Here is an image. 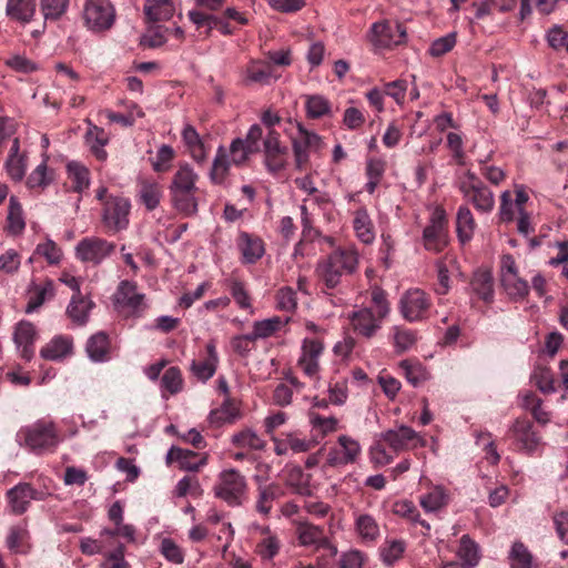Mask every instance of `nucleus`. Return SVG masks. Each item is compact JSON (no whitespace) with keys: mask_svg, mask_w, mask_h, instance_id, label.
<instances>
[{"mask_svg":"<svg viewBox=\"0 0 568 568\" xmlns=\"http://www.w3.org/2000/svg\"><path fill=\"white\" fill-rule=\"evenodd\" d=\"M359 267V253L354 245L338 246L318 258L314 275L320 293L328 298L342 293Z\"/></svg>","mask_w":568,"mask_h":568,"instance_id":"obj_1","label":"nucleus"},{"mask_svg":"<svg viewBox=\"0 0 568 568\" xmlns=\"http://www.w3.org/2000/svg\"><path fill=\"white\" fill-rule=\"evenodd\" d=\"M389 312L390 305L387 301V293L375 286L371 291V305L353 312L349 321L357 335L372 338L382 328L383 321Z\"/></svg>","mask_w":568,"mask_h":568,"instance_id":"obj_2","label":"nucleus"},{"mask_svg":"<svg viewBox=\"0 0 568 568\" xmlns=\"http://www.w3.org/2000/svg\"><path fill=\"white\" fill-rule=\"evenodd\" d=\"M455 185L465 200L480 214H489L495 207V194L471 170L456 173Z\"/></svg>","mask_w":568,"mask_h":568,"instance_id":"obj_3","label":"nucleus"},{"mask_svg":"<svg viewBox=\"0 0 568 568\" xmlns=\"http://www.w3.org/2000/svg\"><path fill=\"white\" fill-rule=\"evenodd\" d=\"M507 438L514 452L529 457L541 456L546 446L538 427L527 417H518L513 423L507 432Z\"/></svg>","mask_w":568,"mask_h":568,"instance_id":"obj_4","label":"nucleus"},{"mask_svg":"<svg viewBox=\"0 0 568 568\" xmlns=\"http://www.w3.org/2000/svg\"><path fill=\"white\" fill-rule=\"evenodd\" d=\"M18 438L36 454L54 452L60 442L55 424L47 419H39L32 425L22 427Z\"/></svg>","mask_w":568,"mask_h":568,"instance_id":"obj_5","label":"nucleus"},{"mask_svg":"<svg viewBox=\"0 0 568 568\" xmlns=\"http://www.w3.org/2000/svg\"><path fill=\"white\" fill-rule=\"evenodd\" d=\"M500 282L511 301L525 300L530 291L528 282L519 276L516 261L511 254H504L500 260Z\"/></svg>","mask_w":568,"mask_h":568,"instance_id":"obj_6","label":"nucleus"},{"mask_svg":"<svg viewBox=\"0 0 568 568\" xmlns=\"http://www.w3.org/2000/svg\"><path fill=\"white\" fill-rule=\"evenodd\" d=\"M448 221L446 212L436 207L430 216L429 224L423 231V245L425 250L440 253L448 245Z\"/></svg>","mask_w":568,"mask_h":568,"instance_id":"obj_7","label":"nucleus"},{"mask_svg":"<svg viewBox=\"0 0 568 568\" xmlns=\"http://www.w3.org/2000/svg\"><path fill=\"white\" fill-rule=\"evenodd\" d=\"M82 17L89 30L102 32L113 26L115 9L109 0H88Z\"/></svg>","mask_w":568,"mask_h":568,"instance_id":"obj_8","label":"nucleus"},{"mask_svg":"<svg viewBox=\"0 0 568 568\" xmlns=\"http://www.w3.org/2000/svg\"><path fill=\"white\" fill-rule=\"evenodd\" d=\"M368 40L376 50L392 49L406 40V29L397 22L387 20L372 24Z\"/></svg>","mask_w":568,"mask_h":568,"instance_id":"obj_9","label":"nucleus"},{"mask_svg":"<svg viewBox=\"0 0 568 568\" xmlns=\"http://www.w3.org/2000/svg\"><path fill=\"white\" fill-rule=\"evenodd\" d=\"M214 489L216 497L230 506H239L246 490L245 477L235 469L224 470L220 474L219 484Z\"/></svg>","mask_w":568,"mask_h":568,"instance_id":"obj_10","label":"nucleus"},{"mask_svg":"<svg viewBox=\"0 0 568 568\" xmlns=\"http://www.w3.org/2000/svg\"><path fill=\"white\" fill-rule=\"evenodd\" d=\"M130 209L129 199L110 195L103 204L102 222L104 226L113 233L125 230L129 225Z\"/></svg>","mask_w":568,"mask_h":568,"instance_id":"obj_11","label":"nucleus"},{"mask_svg":"<svg viewBox=\"0 0 568 568\" xmlns=\"http://www.w3.org/2000/svg\"><path fill=\"white\" fill-rule=\"evenodd\" d=\"M432 306L430 297L419 288L408 290L399 301L403 317L408 322L422 321L428 316Z\"/></svg>","mask_w":568,"mask_h":568,"instance_id":"obj_12","label":"nucleus"},{"mask_svg":"<svg viewBox=\"0 0 568 568\" xmlns=\"http://www.w3.org/2000/svg\"><path fill=\"white\" fill-rule=\"evenodd\" d=\"M264 164L270 173H278L285 169L288 158V149L282 144L280 133L275 130L267 131L263 141Z\"/></svg>","mask_w":568,"mask_h":568,"instance_id":"obj_13","label":"nucleus"},{"mask_svg":"<svg viewBox=\"0 0 568 568\" xmlns=\"http://www.w3.org/2000/svg\"><path fill=\"white\" fill-rule=\"evenodd\" d=\"M337 444L327 452L325 459L327 466L338 468L357 460L361 455V446L357 440L347 435H341L337 438Z\"/></svg>","mask_w":568,"mask_h":568,"instance_id":"obj_14","label":"nucleus"},{"mask_svg":"<svg viewBox=\"0 0 568 568\" xmlns=\"http://www.w3.org/2000/svg\"><path fill=\"white\" fill-rule=\"evenodd\" d=\"M298 136L292 141L295 166L300 171L307 169L310 163V150H317L321 146V136L306 130L301 123H297Z\"/></svg>","mask_w":568,"mask_h":568,"instance_id":"obj_15","label":"nucleus"},{"mask_svg":"<svg viewBox=\"0 0 568 568\" xmlns=\"http://www.w3.org/2000/svg\"><path fill=\"white\" fill-rule=\"evenodd\" d=\"M324 351V345L318 338H304L302 343V354L297 361V367L311 381L318 379L320 363L318 358Z\"/></svg>","mask_w":568,"mask_h":568,"instance_id":"obj_16","label":"nucleus"},{"mask_svg":"<svg viewBox=\"0 0 568 568\" xmlns=\"http://www.w3.org/2000/svg\"><path fill=\"white\" fill-rule=\"evenodd\" d=\"M75 250L77 257L82 262L99 264L114 252L115 244L100 237H84Z\"/></svg>","mask_w":568,"mask_h":568,"instance_id":"obj_17","label":"nucleus"},{"mask_svg":"<svg viewBox=\"0 0 568 568\" xmlns=\"http://www.w3.org/2000/svg\"><path fill=\"white\" fill-rule=\"evenodd\" d=\"M44 493L32 487L31 484L20 483L8 490L7 498L9 506L16 515L27 511L31 500H43Z\"/></svg>","mask_w":568,"mask_h":568,"instance_id":"obj_18","label":"nucleus"},{"mask_svg":"<svg viewBox=\"0 0 568 568\" xmlns=\"http://www.w3.org/2000/svg\"><path fill=\"white\" fill-rule=\"evenodd\" d=\"M277 79L278 75L274 73V68L266 60H251L243 72L245 85H270Z\"/></svg>","mask_w":568,"mask_h":568,"instance_id":"obj_19","label":"nucleus"},{"mask_svg":"<svg viewBox=\"0 0 568 568\" xmlns=\"http://www.w3.org/2000/svg\"><path fill=\"white\" fill-rule=\"evenodd\" d=\"M144 294L138 292L136 284L122 281L115 293V302L122 308H128L133 315H139L143 310Z\"/></svg>","mask_w":568,"mask_h":568,"instance_id":"obj_20","label":"nucleus"},{"mask_svg":"<svg viewBox=\"0 0 568 568\" xmlns=\"http://www.w3.org/2000/svg\"><path fill=\"white\" fill-rule=\"evenodd\" d=\"M205 353L203 359H194L191 364L193 375L202 382L209 381L215 374L219 364V355L213 341L206 344Z\"/></svg>","mask_w":568,"mask_h":568,"instance_id":"obj_21","label":"nucleus"},{"mask_svg":"<svg viewBox=\"0 0 568 568\" xmlns=\"http://www.w3.org/2000/svg\"><path fill=\"white\" fill-rule=\"evenodd\" d=\"M37 331L33 324L20 322L14 331V343L23 359L30 361L34 355Z\"/></svg>","mask_w":568,"mask_h":568,"instance_id":"obj_22","label":"nucleus"},{"mask_svg":"<svg viewBox=\"0 0 568 568\" xmlns=\"http://www.w3.org/2000/svg\"><path fill=\"white\" fill-rule=\"evenodd\" d=\"M295 536L301 546L328 547L329 542L322 527L307 521H300L295 528Z\"/></svg>","mask_w":568,"mask_h":568,"instance_id":"obj_23","label":"nucleus"},{"mask_svg":"<svg viewBox=\"0 0 568 568\" xmlns=\"http://www.w3.org/2000/svg\"><path fill=\"white\" fill-rule=\"evenodd\" d=\"M237 246L242 253L244 264L256 263L265 252L263 241L247 232H241L237 239Z\"/></svg>","mask_w":568,"mask_h":568,"instance_id":"obj_24","label":"nucleus"},{"mask_svg":"<svg viewBox=\"0 0 568 568\" xmlns=\"http://www.w3.org/2000/svg\"><path fill=\"white\" fill-rule=\"evenodd\" d=\"M176 462L181 469L196 471L206 463L205 457H201L197 453L173 446L166 455V464L171 465Z\"/></svg>","mask_w":568,"mask_h":568,"instance_id":"obj_25","label":"nucleus"},{"mask_svg":"<svg viewBox=\"0 0 568 568\" xmlns=\"http://www.w3.org/2000/svg\"><path fill=\"white\" fill-rule=\"evenodd\" d=\"M471 291L485 303L494 302V277L488 270H477L470 281Z\"/></svg>","mask_w":568,"mask_h":568,"instance_id":"obj_26","label":"nucleus"},{"mask_svg":"<svg viewBox=\"0 0 568 568\" xmlns=\"http://www.w3.org/2000/svg\"><path fill=\"white\" fill-rule=\"evenodd\" d=\"M36 0H8L6 14L10 20L27 24L36 14Z\"/></svg>","mask_w":568,"mask_h":568,"instance_id":"obj_27","label":"nucleus"},{"mask_svg":"<svg viewBox=\"0 0 568 568\" xmlns=\"http://www.w3.org/2000/svg\"><path fill=\"white\" fill-rule=\"evenodd\" d=\"M176 0H145L143 11L148 21L170 20L175 12Z\"/></svg>","mask_w":568,"mask_h":568,"instance_id":"obj_28","label":"nucleus"},{"mask_svg":"<svg viewBox=\"0 0 568 568\" xmlns=\"http://www.w3.org/2000/svg\"><path fill=\"white\" fill-rule=\"evenodd\" d=\"M449 501V493L443 486H433L426 494L419 496V505L426 513H437L447 507Z\"/></svg>","mask_w":568,"mask_h":568,"instance_id":"obj_29","label":"nucleus"},{"mask_svg":"<svg viewBox=\"0 0 568 568\" xmlns=\"http://www.w3.org/2000/svg\"><path fill=\"white\" fill-rule=\"evenodd\" d=\"M353 229L356 237L364 244H372L375 240L373 221L366 207H358L354 212Z\"/></svg>","mask_w":568,"mask_h":568,"instance_id":"obj_30","label":"nucleus"},{"mask_svg":"<svg viewBox=\"0 0 568 568\" xmlns=\"http://www.w3.org/2000/svg\"><path fill=\"white\" fill-rule=\"evenodd\" d=\"M355 531L364 544H375L381 537L379 525L369 514L356 515Z\"/></svg>","mask_w":568,"mask_h":568,"instance_id":"obj_31","label":"nucleus"},{"mask_svg":"<svg viewBox=\"0 0 568 568\" xmlns=\"http://www.w3.org/2000/svg\"><path fill=\"white\" fill-rule=\"evenodd\" d=\"M6 546L14 555H28L31 550L28 529L21 525L12 526L6 538Z\"/></svg>","mask_w":568,"mask_h":568,"instance_id":"obj_32","label":"nucleus"},{"mask_svg":"<svg viewBox=\"0 0 568 568\" xmlns=\"http://www.w3.org/2000/svg\"><path fill=\"white\" fill-rule=\"evenodd\" d=\"M67 174L65 186L68 190L82 193L89 187L90 172L84 165L78 162H70L67 165Z\"/></svg>","mask_w":568,"mask_h":568,"instance_id":"obj_33","label":"nucleus"},{"mask_svg":"<svg viewBox=\"0 0 568 568\" xmlns=\"http://www.w3.org/2000/svg\"><path fill=\"white\" fill-rule=\"evenodd\" d=\"M416 438V432L408 426H400L397 429H389L383 434V440L394 452L407 449Z\"/></svg>","mask_w":568,"mask_h":568,"instance_id":"obj_34","label":"nucleus"},{"mask_svg":"<svg viewBox=\"0 0 568 568\" xmlns=\"http://www.w3.org/2000/svg\"><path fill=\"white\" fill-rule=\"evenodd\" d=\"M476 227V221L468 205H460L456 216V232L458 241L463 245L470 242Z\"/></svg>","mask_w":568,"mask_h":568,"instance_id":"obj_35","label":"nucleus"},{"mask_svg":"<svg viewBox=\"0 0 568 568\" xmlns=\"http://www.w3.org/2000/svg\"><path fill=\"white\" fill-rule=\"evenodd\" d=\"M72 348V337L60 335L42 347L40 354L45 359L58 361L71 355Z\"/></svg>","mask_w":568,"mask_h":568,"instance_id":"obj_36","label":"nucleus"},{"mask_svg":"<svg viewBox=\"0 0 568 568\" xmlns=\"http://www.w3.org/2000/svg\"><path fill=\"white\" fill-rule=\"evenodd\" d=\"M240 417V408L235 399L227 397L220 408L213 409L209 415V422L213 426H221L225 423H234Z\"/></svg>","mask_w":568,"mask_h":568,"instance_id":"obj_37","label":"nucleus"},{"mask_svg":"<svg viewBox=\"0 0 568 568\" xmlns=\"http://www.w3.org/2000/svg\"><path fill=\"white\" fill-rule=\"evenodd\" d=\"M173 207L185 216L197 213L196 191H169Z\"/></svg>","mask_w":568,"mask_h":568,"instance_id":"obj_38","label":"nucleus"},{"mask_svg":"<svg viewBox=\"0 0 568 568\" xmlns=\"http://www.w3.org/2000/svg\"><path fill=\"white\" fill-rule=\"evenodd\" d=\"M285 494L283 487L278 484H270L258 488L256 500V510L267 516L273 507V503L283 497Z\"/></svg>","mask_w":568,"mask_h":568,"instance_id":"obj_39","label":"nucleus"},{"mask_svg":"<svg viewBox=\"0 0 568 568\" xmlns=\"http://www.w3.org/2000/svg\"><path fill=\"white\" fill-rule=\"evenodd\" d=\"M29 301L27 304L26 312L32 313L39 308L47 298H50L54 294V284L52 280H45L43 285L36 284L32 282L29 288Z\"/></svg>","mask_w":568,"mask_h":568,"instance_id":"obj_40","label":"nucleus"},{"mask_svg":"<svg viewBox=\"0 0 568 568\" xmlns=\"http://www.w3.org/2000/svg\"><path fill=\"white\" fill-rule=\"evenodd\" d=\"M89 357L94 362H104L109 359L110 339L104 332L92 335L85 346Z\"/></svg>","mask_w":568,"mask_h":568,"instance_id":"obj_41","label":"nucleus"},{"mask_svg":"<svg viewBox=\"0 0 568 568\" xmlns=\"http://www.w3.org/2000/svg\"><path fill=\"white\" fill-rule=\"evenodd\" d=\"M197 174L189 164L181 165L174 173L169 191H197Z\"/></svg>","mask_w":568,"mask_h":568,"instance_id":"obj_42","label":"nucleus"},{"mask_svg":"<svg viewBox=\"0 0 568 568\" xmlns=\"http://www.w3.org/2000/svg\"><path fill=\"white\" fill-rule=\"evenodd\" d=\"M310 423L314 433V442L317 444L326 435L337 429L338 420L333 416H323L317 413H310Z\"/></svg>","mask_w":568,"mask_h":568,"instance_id":"obj_43","label":"nucleus"},{"mask_svg":"<svg viewBox=\"0 0 568 568\" xmlns=\"http://www.w3.org/2000/svg\"><path fill=\"white\" fill-rule=\"evenodd\" d=\"M139 200L148 211H153L162 199V187L158 182L143 181L140 184Z\"/></svg>","mask_w":568,"mask_h":568,"instance_id":"obj_44","label":"nucleus"},{"mask_svg":"<svg viewBox=\"0 0 568 568\" xmlns=\"http://www.w3.org/2000/svg\"><path fill=\"white\" fill-rule=\"evenodd\" d=\"M407 544L404 539H389L386 538L379 547L381 558L387 566L394 565L405 554Z\"/></svg>","mask_w":568,"mask_h":568,"instance_id":"obj_45","label":"nucleus"},{"mask_svg":"<svg viewBox=\"0 0 568 568\" xmlns=\"http://www.w3.org/2000/svg\"><path fill=\"white\" fill-rule=\"evenodd\" d=\"M521 406L529 410L534 419L541 426L546 425L550 420L549 412L542 408L541 399L532 392H527L521 397Z\"/></svg>","mask_w":568,"mask_h":568,"instance_id":"obj_46","label":"nucleus"},{"mask_svg":"<svg viewBox=\"0 0 568 568\" xmlns=\"http://www.w3.org/2000/svg\"><path fill=\"white\" fill-rule=\"evenodd\" d=\"M456 555L459 560L465 562L468 567L474 568L479 562V546L469 535H463Z\"/></svg>","mask_w":568,"mask_h":568,"instance_id":"obj_47","label":"nucleus"},{"mask_svg":"<svg viewBox=\"0 0 568 568\" xmlns=\"http://www.w3.org/2000/svg\"><path fill=\"white\" fill-rule=\"evenodd\" d=\"M400 368L403 369L407 382L414 387L420 386L429 378V373L426 367L417 361H402Z\"/></svg>","mask_w":568,"mask_h":568,"instance_id":"obj_48","label":"nucleus"},{"mask_svg":"<svg viewBox=\"0 0 568 568\" xmlns=\"http://www.w3.org/2000/svg\"><path fill=\"white\" fill-rule=\"evenodd\" d=\"M93 305L92 301L87 300L81 295H73L67 308V313L73 322L82 325L87 322L88 314Z\"/></svg>","mask_w":568,"mask_h":568,"instance_id":"obj_49","label":"nucleus"},{"mask_svg":"<svg viewBox=\"0 0 568 568\" xmlns=\"http://www.w3.org/2000/svg\"><path fill=\"white\" fill-rule=\"evenodd\" d=\"M7 222L12 234H20L26 227L22 205L16 196L9 200Z\"/></svg>","mask_w":568,"mask_h":568,"instance_id":"obj_50","label":"nucleus"},{"mask_svg":"<svg viewBox=\"0 0 568 568\" xmlns=\"http://www.w3.org/2000/svg\"><path fill=\"white\" fill-rule=\"evenodd\" d=\"M283 325L284 322L280 316L256 321L253 323L252 335L256 341L260 338H268L280 332Z\"/></svg>","mask_w":568,"mask_h":568,"instance_id":"obj_51","label":"nucleus"},{"mask_svg":"<svg viewBox=\"0 0 568 568\" xmlns=\"http://www.w3.org/2000/svg\"><path fill=\"white\" fill-rule=\"evenodd\" d=\"M305 109L308 119H321L331 113V103L323 95H306Z\"/></svg>","mask_w":568,"mask_h":568,"instance_id":"obj_52","label":"nucleus"},{"mask_svg":"<svg viewBox=\"0 0 568 568\" xmlns=\"http://www.w3.org/2000/svg\"><path fill=\"white\" fill-rule=\"evenodd\" d=\"M509 558L513 568H537L531 552L521 541L514 542Z\"/></svg>","mask_w":568,"mask_h":568,"instance_id":"obj_53","label":"nucleus"},{"mask_svg":"<svg viewBox=\"0 0 568 568\" xmlns=\"http://www.w3.org/2000/svg\"><path fill=\"white\" fill-rule=\"evenodd\" d=\"M183 383L181 369L176 366H171L161 378V388L163 393L168 392L170 395H174L182 390ZM163 397H165L164 394Z\"/></svg>","mask_w":568,"mask_h":568,"instance_id":"obj_54","label":"nucleus"},{"mask_svg":"<svg viewBox=\"0 0 568 568\" xmlns=\"http://www.w3.org/2000/svg\"><path fill=\"white\" fill-rule=\"evenodd\" d=\"M226 287L240 308L246 310L252 307L251 296L242 281L232 276L226 280Z\"/></svg>","mask_w":568,"mask_h":568,"instance_id":"obj_55","label":"nucleus"},{"mask_svg":"<svg viewBox=\"0 0 568 568\" xmlns=\"http://www.w3.org/2000/svg\"><path fill=\"white\" fill-rule=\"evenodd\" d=\"M232 442L239 448L262 450L265 447V442L250 428L243 429L235 434Z\"/></svg>","mask_w":568,"mask_h":568,"instance_id":"obj_56","label":"nucleus"},{"mask_svg":"<svg viewBox=\"0 0 568 568\" xmlns=\"http://www.w3.org/2000/svg\"><path fill=\"white\" fill-rule=\"evenodd\" d=\"M393 331V343L397 353L408 351L416 343V334L412 329L395 326Z\"/></svg>","mask_w":568,"mask_h":568,"instance_id":"obj_57","label":"nucleus"},{"mask_svg":"<svg viewBox=\"0 0 568 568\" xmlns=\"http://www.w3.org/2000/svg\"><path fill=\"white\" fill-rule=\"evenodd\" d=\"M52 181V171L48 170L45 161L39 164L28 176L27 186L29 189H43Z\"/></svg>","mask_w":568,"mask_h":568,"instance_id":"obj_58","label":"nucleus"},{"mask_svg":"<svg viewBox=\"0 0 568 568\" xmlns=\"http://www.w3.org/2000/svg\"><path fill=\"white\" fill-rule=\"evenodd\" d=\"M124 545L118 544L113 550L103 554L104 560L101 562V568H130L124 558Z\"/></svg>","mask_w":568,"mask_h":568,"instance_id":"obj_59","label":"nucleus"},{"mask_svg":"<svg viewBox=\"0 0 568 568\" xmlns=\"http://www.w3.org/2000/svg\"><path fill=\"white\" fill-rule=\"evenodd\" d=\"M229 171V162H227V155L223 148H220L217 150L216 156L214 159L212 170L210 173L211 180L215 184H221Z\"/></svg>","mask_w":568,"mask_h":568,"instance_id":"obj_60","label":"nucleus"},{"mask_svg":"<svg viewBox=\"0 0 568 568\" xmlns=\"http://www.w3.org/2000/svg\"><path fill=\"white\" fill-rule=\"evenodd\" d=\"M27 159L22 154H11L6 161V169L13 181H21L26 174Z\"/></svg>","mask_w":568,"mask_h":568,"instance_id":"obj_61","label":"nucleus"},{"mask_svg":"<svg viewBox=\"0 0 568 568\" xmlns=\"http://www.w3.org/2000/svg\"><path fill=\"white\" fill-rule=\"evenodd\" d=\"M535 385L545 394L555 392V379L547 367H537L531 376Z\"/></svg>","mask_w":568,"mask_h":568,"instance_id":"obj_62","label":"nucleus"},{"mask_svg":"<svg viewBox=\"0 0 568 568\" xmlns=\"http://www.w3.org/2000/svg\"><path fill=\"white\" fill-rule=\"evenodd\" d=\"M161 554L172 564L180 565L184 561V551L171 538H164L160 547Z\"/></svg>","mask_w":568,"mask_h":568,"instance_id":"obj_63","label":"nucleus"},{"mask_svg":"<svg viewBox=\"0 0 568 568\" xmlns=\"http://www.w3.org/2000/svg\"><path fill=\"white\" fill-rule=\"evenodd\" d=\"M256 339L250 334L236 335L231 339V347L241 357H247L255 347Z\"/></svg>","mask_w":568,"mask_h":568,"instance_id":"obj_64","label":"nucleus"}]
</instances>
